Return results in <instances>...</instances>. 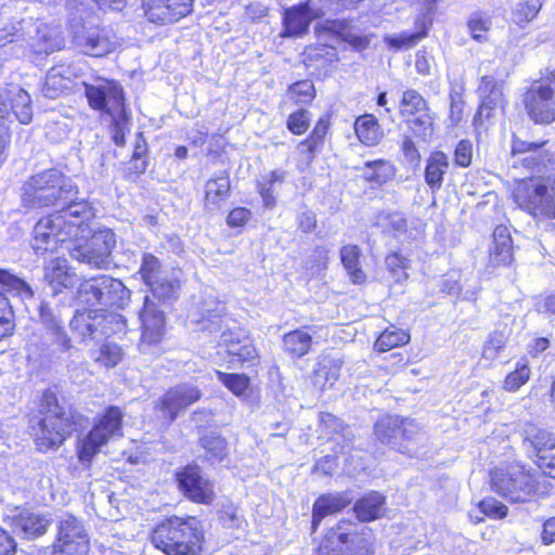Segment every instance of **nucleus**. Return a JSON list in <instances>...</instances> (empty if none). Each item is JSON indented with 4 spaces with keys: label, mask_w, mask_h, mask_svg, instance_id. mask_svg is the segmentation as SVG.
<instances>
[{
    "label": "nucleus",
    "mask_w": 555,
    "mask_h": 555,
    "mask_svg": "<svg viewBox=\"0 0 555 555\" xmlns=\"http://www.w3.org/2000/svg\"><path fill=\"white\" fill-rule=\"evenodd\" d=\"M343 367V360L338 357L324 356L318 363L314 372L315 384L321 387L333 386L338 379Z\"/></svg>",
    "instance_id": "37998d69"
},
{
    "label": "nucleus",
    "mask_w": 555,
    "mask_h": 555,
    "mask_svg": "<svg viewBox=\"0 0 555 555\" xmlns=\"http://www.w3.org/2000/svg\"><path fill=\"white\" fill-rule=\"evenodd\" d=\"M513 259V243L509 231L498 225L493 231V245L489 250V261L493 267L505 266Z\"/></svg>",
    "instance_id": "2f4dec72"
},
{
    "label": "nucleus",
    "mask_w": 555,
    "mask_h": 555,
    "mask_svg": "<svg viewBox=\"0 0 555 555\" xmlns=\"http://www.w3.org/2000/svg\"><path fill=\"white\" fill-rule=\"evenodd\" d=\"M129 298L130 291L120 280L104 274L85 280L77 291L79 302L89 306L122 307Z\"/></svg>",
    "instance_id": "1a4fd4ad"
},
{
    "label": "nucleus",
    "mask_w": 555,
    "mask_h": 555,
    "mask_svg": "<svg viewBox=\"0 0 555 555\" xmlns=\"http://www.w3.org/2000/svg\"><path fill=\"white\" fill-rule=\"evenodd\" d=\"M543 0H518L512 7V20L524 27L533 21L542 9Z\"/></svg>",
    "instance_id": "a18cd8bd"
},
{
    "label": "nucleus",
    "mask_w": 555,
    "mask_h": 555,
    "mask_svg": "<svg viewBox=\"0 0 555 555\" xmlns=\"http://www.w3.org/2000/svg\"><path fill=\"white\" fill-rule=\"evenodd\" d=\"M94 216L91 205L82 199L41 218L33 230V249L37 255L66 249L73 240L89 233V221Z\"/></svg>",
    "instance_id": "f257e3e1"
},
{
    "label": "nucleus",
    "mask_w": 555,
    "mask_h": 555,
    "mask_svg": "<svg viewBox=\"0 0 555 555\" xmlns=\"http://www.w3.org/2000/svg\"><path fill=\"white\" fill-rule=\"evenodd\" d=\"M363 178L371 183L383 185L396 175V168L390 160L375 159L366 162L361 169Z\"/></svg>",
    "instance_id": "ea45409f"
},
{
    "label": "nucleus",
    "mask_w": 555,
    "mask_h": 555,
    "mask_svg": "<svg viewBox=\"0 0 555 555\" xmlns=\"http://www.w3.org/2000/svg\"><path fill=\"white\" fill-rule=\"evenodd\" d=\"M0 293H8L22 301L34 297V291L26 281L4 269H0Z\"/></svg>",
    "instance_id": "58836bf2"
},
{
    "label": "nucleus",
    "mask_w": 555,
    "mask_h": 555,
    "mask_svg": "<svg viewBox=\"0 0 555 555\" xmlns=\"http://www.w3.org/2000/svg\"><path fill=\"white\" fill-rule=\"evenodd\" d=\"M546 144L526 142L519 139H514L512 144V153L514 156L525 155L519 160L525 167L537 170L538 172H544L551 163V156L546 151H542V147Z\"/></svg>",
    "instance_id": "a878e982"
},
{
    "label": "nucleus",
    "mask_w": 555,
    "mask_h": 555,
    "mask_svg": "<svg viewBox=\"0 0 555 555\" xmlns=\"http://www.w3.org/2000/svg\"><path fill=\"white\" fill-rule=\"evenodd\" d=\"M415 31H403L399 35H386L384 41L396 50L409 49L414 47L420 40L428 35V30L433 24V17L429 12H424L415 18Z\"/></svg>",
    "instance_id": "bb28decb"
},
{
    "label": "nucleus",
    "mask_w": 555,
    "mask_h": 555,
    "mask_svg": "<svg viewBox=\"0 0 555 555\" xmlns=\"http://www.w3.org/2000/svg\"><path fill=\"white\" fill-rule=\"evenodd\" d=\"M122 356V350L117 344L105 343L100 347L94 360L101 365L113 367L120 362Z\"/></svg>",
    "instance_id": "13d9d810"
},
{
    "label": "nucleus",
    "mask_w": 555,
    "mask_h": 555,
    "mask_svg": "<svg viewBox=\"0 0 555 555\" xmlns=\"http://www.w3.org/2000/svg\"><path fill=\"white\" fill-rule=\"evenodd\" d=\"M218 380L236 397H244L249 389V378L244 374L216 372Z\"/></svg>",
    "instance_id": "5fc2aeb1"
},
{
    "label": "nucleus",
    "mask_w": 555,
    "mask_h": 555,
    "mask_svg": "<svg viewBox=\"0 0 555 555\" xmlns=\"http://www.w3.org/2000/svg\"><path fill=\"white\" fill-rule=\"evenodd\" d=\"M141 321V340L139 348L141 352H152L166 335V319L162 310L157 308L154 301L149 297H144V305L140 311Z\"/></svg>",
    "instance_id": "f3484780"
},
{
    "label": "nucleus",
    "mask_w": 555,
    "mask_h": 555,
    "mask_svg": "<svg viewBox=\"0 0 555 555\" xmlns=\"http://www.w3.org/2000/svg\"><path fill=\"white\" fill-rule=\"evenodd\" d=\"M353 128L359 141L366 146L377 145L384 137L377 118L372 114L359 116Z\"/></svg>",
    "instance_id": "f704fd0d"
},
{
    "label": "nucleus",
    "mask_w": 555,
    "mask_h": 555,
    "mask_svg": "<svg viewBox=\"0 0 555 555\" xmlns=\"http://www.w3.org/2000/svg\"><path fill=\"white\" fill-rule=\"evenodd\" d=\"M199 318L193 321L201 325V330L210 334L220 333V339L227 346L230 356L235 357L241 363L253 362L257 358V350L248 338L243 340L233 338L231 332L223 330L225 315L224 302L215 296L208 295L198 306Z\"/></svg>",
    "instance_id": "0eeeda50"
},
{
    "label": "nucleus",
    "mask_w": 555,
    "mask_h": 555,
    "mask_svg": "<svg viewBox=\"0 0 555 555\" xmlns=\"http://www.w3.org/2000/svg\"><path fill=\"white\" fill-rule=\"evenodd\" d=\"M10 116L14 114L21 124L27 125L33 119V107L30 95L23 89H18L11 100ZM11 120L9 117L8 122Z\"/></svg>",
    "instance_id": "49530a36"
},
{
    "label": "nucleus",
    "mask_w": 555,
    "mask_h": 555,
    "mask_svg": "<svg viewBox=\"0 0 555 555\" xmlns=\"http://www.w3.org/2000/svg\"><path fill=\"white\" fill-rule=\"evenodd\" d=\"M181 271H166L147 287L153 296L162 301L173 300L178 297L181 287Z\"/></svg>",
    "instance_id": "72a5a7b5"
},
{
    "label": "nucleus",
    "mask_w": 555,
    "mask_h": 555,
    "mask_svg": "<svg viewBox=\"0 0 555 555\" xmlns=\"http://www.w3.org/2000/svg\"><path fill=\"white\" fill-rule=\"evenodd\" d=\"M530 377V369L527 361L517 362L515 371L509 373L504 380V389L506 391H517L522 385H525Z\"/></svg>",
    "instance_id": "6e6d98bb"
},
{
    "label": "nucleus",
    "mask_w": 555,
    "mask_h": 555,
    "mask_svg": "<svg viewBox=\"0 0 555 555\" xmlns=\"http://www.w3.org/2000/svg\"><path fill=\"white\" fill-rule=\"evenodd\" d=\"M384 503L385 499L380 493L371 492L357 501L353 509L361 521H371L380 517Z\"/></svg>",
    "instance_id": "a19ab883"
},
{
    "label": "nucleus",
    "mask_w": 555,
    "mask_h": 555,
    "mask_svg": "<svg viewBox=\"0 0 555 555\" xmlns=\"http://www.w3.org/2000/svg\"><path fill=\"white\" fill-rule=\"evenodd\" d=\"M202 397L201 390L190 384H179L168 389L165 395L155 402V411L165 422H173L178 415Z\"/></svg>",
    "instance_id": "dca6fc26"
},
{
    "label": "nucleus",
    "mask_w": 555,
    "mask_h": 555,
    "mask_svg": "<svg viewBox=\"0 0 555 555\" xmlns=\"http://www.w3.org/2000/svg\"><path fill=\"white\" fill-rule=\"evenodd\" d=\"M96 310L77 311L70 320L69 326L82 340L90 338L98 340Z\"/></svg>",
    "instance_id": "e433bc0d"
},
{
    "label": "nucleus",
    "mask_w": 555,
    "mask_h": 555,
    "mask_svg": "<svg viewBox=\"0 0 555 555\" xmlns=\"http://www.w3.org/2000/svg\"><path fill=\"white\" fill-rule=\"evenodd\" d=\"M203 534L195 518L171 517L152 533V543L166 555H197Z\"/></svg>",
    "instance_id": "423d86ee"
},
{
    "label": "nucleus",
    "mask_w": 555,
    "mask_h": 555,
    "mask_svg": "<svg viewBox=\"0 0 555 555\" xmlns=\"http://www.w3.org/2000/svg\"><path fill=\"white\" fill-rule=\"evenodd\" d=\"M450 168L449 157L441 151L431 152L426 159L424 178L426 184L433 192L441 189L444 175Z\"/></svg>",
    "instance_id": "473e14b6"
},
{
    "label": "nucleus",
    "mask_w": 555,
    "mask_h": 555,
    "mask_svg": "<svg viewBox=\"0 0 555 555\" xmlns=\"http://www.w3.org/2000/svg\"><path fill=\"white\" fill-rule=\"evenodd\" d=\"M21 43L36 54H50L64 47L59 27L33 18L21 20L0 29V46Z\"/></svg>",
    "instance_id": "39448f33"
},
{
    "label": "nucleus",
    "mask_w": 555,
    "mask_h": 555,
    "mask_svg": "<svg viewBox=\"0 0 555 555\" xmlns=\"http://www.w3.org/2000/svg\"><path fill=\"white\" fill-rule=\"evenodd\" d=\"M7 518L13 532L26 540L42 537L50 526V519L46 515L21 507H14Z\"/></svg>",
    "instance_id": "6ab92c4d"
},
{
    "label": "nucleus",
    "mask_w": 555,
    "mask_h": 555,
    "mask_svg": "<svg viewBox=\"0 0 555 555\" xmlns=\"http://www.w3.org/2000/svg\"><path fill=\"white\" fill-rule=\"evenodd\" d=\"M201 446L206 450L208 460L220 462L227 455V441L216 433H209L201 438Z\"/></svg>",
    "instance_id": "603ef678"
},
{
    "label": "nucleus",
    "mask_w": 555,
    "mask_h": 555,
    "mask_svg": "<svg viewBox=\"0 0 555 555\" xmlns=\"http://www.w3.org/2000/svg\"><path fill=\"white\" fill-rule=\"evenodd\" d=\"M506 340L507 335L504 331L492 332L485 344L482 357L487 360H494L504 348Z\"/></svg>",
    "instance_id": "0e129e2a"
},
{
    "label": "nucleus",
    "mask_w": 555,
    "mask_h": 555,
    "mask_svg": "<svg viewBox=\"0 0 555 555\" xmlns=\"http://www.w3.org/2000/svg\"><path fill=\"white\" fill-rule=\"evenodd\" d=\"M400 425L401 417L396 415L384 416L375 424V436L382 443L397 449L401 453H410L411 448L399 441Z\"/></svg>",
    "instance_id": "c756f323"
},
{
    "label": "nucleus",
    "mask_w": 555,
    "mask_h": 555,
    "mask_svg": "<svg viewBox=\"0 0 555 555\" xmlns=\"http://www.w3.org/2000/svg\"><path fill=\"white\" fill-rule=\"evenodd\" d=\"M312 336L305 328H297L283 336L282 347L292 358H301L306 356L311 348Z\"/></svg>",
    "instance_id": "c9c22d12"
},
{
    "label": "nucleus",
    "mask_w": 555,
    "mask_h": 555,
    "mask_svg": "<svg viewBox=\"0 0 555 555\" xmlns=\"http://www.w3.org/2000/svg\"><path fill=\"white\" fill-rule=\"evenodd\" d=\"M352 499L344 492L328 493L318 498L312 507V532H315L323 520L328 515L344 509L351 503Z\"/></svg>",
    "instance_id": "cd10ccee"
},
{
    "label": "nucleus",
    "mask_w": 555,
    "mask_h": 555,
    "mask_svg": "<svg viewBox=\"0 0 555 555\" xmlns=\"http://www.w3.org/2000/svg\"><path fill=\"white\" fill-rule=\"evenodd\" d=\"M480 511L493 519H502L508 513V507L493 498H488L479 503Z\"/></svg>",
    "instance_id": "69168bd1"
},
{
    "label": "nucleus",
    "mask_w": 555,
    "mask_h": 555,
    "mask_svg": "<svg viewBox=\"0 0 555 555\" xmlns=\"http://www.w3.org/2000/svg\"><path fill=\"white\" fill-rule=\"evenodd\" d=\"M310 121V112L305 108H300L288 116L286 127L293 134L300 135L308 130Z\"/></svg>",
    "instance_id": "e2e57ef3"
},
{
    "label": "nucleus",
    "mask_w": 555,
    "mask_h": 555,
    "mask_svg": "<svg viewBox=\"0 0 555 555\" xmlns=\"http://www.w3.org/2000/svg\"><path fill=\"white\" fill-rule=\"evenodd\" d=\"M121 423L122 413L118 408L106 409L91 430L77 440L76 453L80 464L89 467L104 446L120 437L122 435Z\"/></svg>",
    "instance_id": "6e6552de"
},
{
    "label": "nucleus",
    "mask_w": 555,
    "mask_h": 555,
    "mask_svg": "<svg viewBox=\"0 0 555 555\" xmlns=\"http://www.w3.org/2000/svg\"><path fill=\"white\" fill-rule=\"evenodd\" d=\"M490 482L492 490L511 503L531 502L547 491L543 476L520 462L494 468Z\"/></svg>",
    "instance_id": "7ed1b4c3"
},
{
    "label": "nucleus",
    "mask_w": 555,
    "mask_h": 555,
    "mask_svg": "<svg viewBox=\"0 0 555 555\" xmlns=\"http://www.w3.org/2000/svg\"><path fill=\"white\" fill-rule=\"evenodd\" d=\"M350 25L344 20H326L317 26L319 36L330 35L340 40H345L350 30Z\"/></svg>",
    "instance_id": "bf43d9fd"
},
{
    "label": "nucleus",
    "mask_w": 555,
    "mask_h": 555,
    "mask_svg": "<svg viewBox=\"0 0 555 555\" xmlns=\"http://www.w3.org/2000/svg\"><path fill=\"white\" fill-rule=\"evenodd\" d=\"M434 114L430 109L415 115L409 119V127L413 134L424 142H428L434 134Z\"/></svg>",
    "instance_id": "3c124183"
},
{
    "label": "nucleus",
    "mask_w": 555,
    "mask_h": 555,
    "mask_svg": "<svg viewBox=\"0 0 555 555\" xmlns=\"http://www.w3.org/2000/svg\"><path fill=\"white\" fill-rule=\"evenodd\" d=\"M405 261V258L399 253L389 254L385 259L387 269L392 274V278L398 282L406 279L408 276L404 271L406 268Z\"/></svg>",
    "instance_id": "338daca9"
},
{
    "label": "nucleus",
    "mask_w": 555,
    "mask_h": 555,
    "mask_svg": "<svg viewBox=\"0 0 555 555\" xmlns=\"http://www.w3.org/2000/svg\"><path fill=\"white\" fill-rule=\"evenodd\" d=\"M313 18L314 16L307 4L285 10L283 36L296 37L306 34Z\"/></svg>",
    "instance_id": "7c9ffc66"
},
{
    "label": "nucleus",
    "mask_w": 555,
    "mask_h": 555,
    "mask_svg": "<svg viewBox=\"0 0 555 555\" xmlns=\"http://www.w3.org/2000/svg\"><path fill=\"white\" fill-rule=\"evenodd\" d=\"M429 109L426 100L413 89H408L402 93L399 103V112L402 117H413L420 113Z\"/></svg>",
    "instance_id": "de8ad7c7"
},
{
    "label": "nucleus",
    "mask_w": 555,
    "mask_h": 555,
    "mask_svg": "<svg viewBox=\"0 0 555 555\" xmlns=\"http://www.w3.org/2000/svg\"><path fill=\"white\" fill-rule=\"evenodd\" d=\"M410 341V335L399 328H387L376 339L374 348L378 352H385L392 348L404 346Z\"/></svg>",
    "instance_id": "8fccbe9b"
},
{
    "label": "nucleus",
    "mask_w": 555,
    "mask_h": 555,
    "mask_svg": "<svg viewBox=\"0 0 555 555\" xmlns=\"http://www.w3.org/2000/svg\"><path fill=\"white\" fill-rule=\"evenodd\" d=\"M147 152V143L142 133L137 134L135 145L132 153V158L129 164V170L134 173H143L146 170L147 163L143 159Z\"/></svg>",
    "instance_id": "680f3d73"
},
{
    "label": "nucleus",
    "mask_w": 555,
    "mask_h": 555,
    "mask_svg": "<svg viewBox=\"0 0 555 555\" xmlns=\"http://www.w3.org/2000/svg\"><path fill=\"white\" fill-rule=\"evenodd\" d=\"M90 539L83 522L74 515H64L56 527L51 555H87Z\"/></svg>",
    "instance_id": "4468645a"
},
{
    "label": "nucleus",
    "mask_w": 555,
    "mask_h": 555,
    "mask_svg": "<svg viewBox=\"0 0 555 555\" xmlns=\"http://www.w3.org/2000/svg\"><path fill=\"white\" fill-rule=\"evenodd\" d=\"M78 188L61 170L51 168L33 175L23 186V202L26 206L65 208L77 202Z\"/></svg>",
    "instance_id": "20e7f679"
},
{
    "label": "nucleus",
    "mask_w": 555,
    "mask_h": 555,
    "mask_svg": "<svg viewBox=\"0 0 555 555\" xmlns=\"http://www.w3.org/2000/svg\"><path fill=\"white\" fill-rule=\"evenodd\" d=\"M330 249L326 246H317L306 260V269L312 275L319 274L327 268Z\"/></svg>",
    "instance_id": "052dcab7"
},
{
    "label": "nucleus",
    "mask_w": 555,
    "mask_h": 555,
    "mask_svg": "<svg viewBox=\"0 0 555 555\" xmlns=\"http://www.w3.org/2000/svg\"><path fill=\"white\" fill-rule=\"evenodd\" d=\"M286 175L285 170L276 169L261 176L257 181V189L266 207L272 208L275 205L274 185L282 184Z\"/></svg>",
    "instance_id": "c03bdc74"
},
{
    "label": "nucleus",
    "mask_w": 555,
    "mask_h": 555,
    "mask_svg": "<svg viewBox=\"0 0 555 555\" xmlns=\"http://www.w3.org/2000/svg\"><path fill=\"white\" fill-rule=\"evenodd\" d=\"M82 85L88 104L92 109L102 112L113 119L116 115L124 113V89L117 81L96 77L91 82Z\"/></svg>",
    "instance_id": "ddd939ff"
},
{
    "label": "nucleus",
    "mask_w": 555,
    "mask_h": 555,
    "mask_svg": "<svg viewBox=\"0 0 555 555\" xmlns=\"http://www.w3.org/2000/svg\"><path fill=\"white\" fill-rule=\"evenodd\" d=\"M481 99L478 112L474 117L476 127L483 126V121L490 119L498 108L504 106L503 83L492 76H483L478 87Z\"/></svg>",
    "instance_id": "412c9836"
},
{
    "label": "nucleus",
    "mask_w": 555,
    "mask_h": 555,
    "mask_svg": "<svg viewBox=\"0 0 555 555\" xmlns=\"http://www.w3.org/2000/svg\"><path fill=\"white\" fill-rule=\"evenodd\" d=\"M165 272L166 271L162 270L160 261L157 257L152 254L143 255L142 263L140 267V274L146 286L157 280V278Z\"/></svg>",
    "instance_id": "4d7b16f0"
},
{
    "label": "nucleus",
    "mask_w": 555,
    "mask_h": 555,
    "mask_svg": "<svg viewBox=\"0 0 555 555\" xmlns=\"http://www.w3.org/2000/svg\"><path fill=\"white\" fill-rule=\"evenodd\" d=\"M98 340L114 335L124 334L127 328V320L117 312L96 310Z\"/></svg>",
    "instance_id": "4c0bfd02"
},
{
    "label": "nucleus",
    "mask_w": 555,
    "mask_h": 555,
    "mask_svg": "<svg viewBox=\"0 0 555 555\" xmlns=\"http://www.w3.org/2000/svg\"><path fill=\"white\" fill-rule=\"evenodd\" d=\"M522 444L543 475L555 479V436L545 429L530 426L525 430Z\"/></svg>",
    "instance_id": "2eb2a0df"
},
{
    "label": "nucleus",
    "mask_w": 555,
    "mask_h": 555,
    "mask_svg": "<svg viewBox=\"0 0 555 555\" xmlns=\"http://www.w3.org/2000/svg\"><path fill=\"white\" fill-rule=\"evenodd\" d=\"M90 234L78 236L73 240L66 250L70 257L79 262L87 263L91 268H105L108 264V258L115 247V234L111 230H101L91 235L85 242H80Z\"/></svg>",
    "instance_id": "f8f14e48"
},
{
    "label": "nucleus",
    "mask_w": 555,
    "mask_h": 555,
    "mask_svg": "<svg viewBox=\"0 0 555 555\" xmlns=\"http://www.w3.org/2000/svg\"><path fill=\"white\" fill-rule=\"evenodd\" d=\"M193 0H143L147 20L155 24H169L180 21L191 13Z\"/></svg>",
    "instance_id": "aec40b11"
},
{
    "label": "nucleus",
    "mask_w": 555,
    "mask_h": 555,
    "mask_svg": "<svg viewBox=\"0 0 555 555\" xmlns=\"http://www.w3.org/2000/svg\"><path fill=\"white\" fill-rule=\"evenodd\" d=\"M315 96L314 86L309 80H300L291 85L286 98L295 104H308Z\"/></svg>",
    "instance_id": "864d4df0"
},
{
    "label": "nucleus",
    "mask_w": 555,
    "mask_h": 555,
    "mask_svg": "<svg viewBox=\"0 0 555 555\" xmlns=\"http://www.w3.org/2000/svg\"><path fill=\"white\" fill-rule=\"evenodd\" d=\"M492 26L489 14L480 11L473 12L467 18V28L472 38L478 42L488 40V33Z\"/></svg>",
    "instance_id": "09e8293b"
},
{
    "label": "nucleus",
    "mask_w": 555,
    "mask_h": 555,
    "mask_svg": "<svg viewBox=\"0 0 555 555\" xmlns=\"http://www.w3.org/2000/svg\"><path fill=\"white\" fill-rule=\"evenodd\" d=\"M72 348L70 338L67 336L62 323L44 330L39 339H34L28 345L30 358L39 359L50 357L57 351L64 352Z\"/></svg>",
    "instance_id": "5701e85b"
},
{
    "label": "nucleus",
    "mask_w": 555,
    "mask_h": 555,
    "mask_svg": "<svg viewBox=\"0 0 555 555\" xmlns=\"http://www.w3.org/2000/svg\"><path fill=\"white\" fill-rule=\"evenodd\" d=\"M387 228L398 238L408 240L411 235H408V221L402 214L395 212L388 216Z\"/></svg>",
    "instance_id": "774afa93"
},
{
    "label": "nucleus",
    "mask_w": 555,
    "mask_h": 555,
    "mask_svg": "<svg viewBox=\"0 0 555 555\" xmlns=\"http://www.w3.org/2000/svg\"><path fill=\"white\" fill-rule=\"evenodd\" d=\"M75 44L87 55L102 57L115 49L108 33L101 28L82 29L74 35Z\"/></svg>",
    "instance_id": "393cba45"
},
{
    "label": "nucleus",
    "mask_w": 555,
    "mask_h": 555,
    "mask_svg": "<svg viewBox=\"0 0 555 555\" xmlns=\"http://www.w3.org/2000/svg\"><path fill=\"white\" fill-rule=\"evenodd\" d=\"M353 525L341 520L323 537L317 555H373L372 542L363 534L351 531Z\"/></svg>",
    "instance_id": "9d476101"
},
{
    "label": "nucleus",
    "mask_w": 555,
    "mask_h": 555,
    "mask_svg": "<svg viewBox=\"0 0 555 555\" xmlns=\"http://www.w3.org/2000/svg\"><path fill=\"white\" fill-rule=\"evenodd\" d=\"M516 204L530 215L555 219V180L551 185L537 179L521 180L514 190Z\"/></svg>",
    "instance_id": "9b49d317"
},
{
    "label": "nucleus",
    "mask_w": 555,
    "mask_h": 555,
    "mask_svg": "<svg viewBox=\"0 0 555 555\" xmlns=\"http://www.w3.org/2000/svg\"><path fill=\"white\" fill-rule=\"evenodd\" d=\"M525 106L535 124H551L555 120V98L550 85L534 82L526 92Z\"/></svg>",
    "instance_id": "a211bd4d"
},
{
    "label": "nucleus",
    "mask_w": 555,
    "mask_h": 555,
    "mask_svg": "<svg viewBox=\"0 0 555 555\" xmlns=\"http://www.w3.org/2000/svg\"><path fill=\"white\" fill-rule=\"evenodd\" d=\"M177 481L180 490L190 500L208 504L212 501L214 490L211 483L201 475L199 467L189 465L178 473Z\"/></svg>",
    "instance_id": "4be33fe9"
},
{
    "label": "nucleus",
    "mask_w": 555,
    "mask_h": 555,
    "mask_svg": "<svg viewBox=\"0 0 555 555\" xmlns=\"http://www.w3.org/2000/svg\"><path fill=\"white\" fill-rule=\"evenodd\" d=\"M40 413L42 417L31 426V430L41 451L59 448L85 421L72 405L60 401L51 391L43 393Z\"/></svg>",
    "instance_id": "f03ea898"
},
{
    "label": "nucleus",
    "mask_w": 555,
    "mask_h": 555,
    "mask_svg": "<svg viewBox=\"0 0 555 555\" xmlns=\"http://www.w3.org/2000/svg\"><path fill=\"white\" fill-rule=\"evenodd\" d=\"M360 256L361 251L357 245H345L340 249L341 263L353 284H362L366 280L365 273L360 268Z\"/></svg>",
    "instance_id": "79ce46f5"
},
{
    "label": "nucleus",
    "mask_w": 555,
    "mask_h": 555,
    "mask_svg": "<svg viewBox=\"0 0 555 555\" xmlns=\"http://www.w3.org/2000/svg\"><path fill=\"white\" fill-rule=\"evenodd\" d=\"M43 270L44 281L51 288L52 295L57 296L67 291L70 293L69 299H72V289L77 282V275L68 266V261L63 257H56L44 263Z\"/></svg>",
    "instance_id": "b1692460"
},
{
    "label": "nucleus",
    "mask_w": 555,
    "mask_h": 555,
    "mask_svg": "<svg viewBox=\"0 0 555 555\" xmlns=\"http://www.w3.org/2000/svg\"><path fill=\"white\" fill-rule=\"evenodd\" d=\"M204 209L217 211L230 196L231 182L225 172H220L205 183Z\"/></svg>",
    "instance_id": "c85d7f7f"
}]
</instances>
